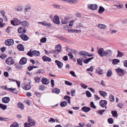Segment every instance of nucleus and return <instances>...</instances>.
Instances as JSON below:
<instances>
[{"mask_svg":"<svg viewBox=\"0 0 127 127\" xmlns=\"http://www.w3.org/2000/svg\"><path fill=\"white\" fill-rule=\"evenodd\" d=\"M1 88L9 91L12 92L14 94H16L17 93V91L15 88L13 89L12 88H8L6 86H1Z\"/></svg>","mask_w":127,"mask_h":127,"instance_id":"1","label":"nucleus"},{"mask_svg":"<svg viewBox=\"0 0 127 127\" xmlns=\"http://www.w3.org/2000/svg\"><path fill=\"white\" fill-rule=\"evenodd\" d=\"M40 53L38 51H34L32 52H29L27 53V55L31 57H32L33 56H39L40 55Z\"/></svg>","mask_w":127,"mask_h":127,"instance_id":"2","label":"nucleus"},{"mask_svg":"<svg viewBox=\"0 0 127 127\" xmlns=\"http://www.w3.org/2000/svg\"><path fill=\"white\" fill-rule=\"evenodd\" d=\"M11 24L13 25H18L21 23V21L17 18H15L11 21Z\"/></svg>","mask_w":127,"mask_h":127,"instance_id":"3","label":"nucleus"},{"mask_svg":"<svg viewBox=\"0 0 127 127\" xmlns=\"http://www.w3.org/2000/svg\"><path fill=\"white\" fill-rule=\"evenodd\" d=\"M118 75L120 76H123L125 74V71L120 68L115 69Z\"/></svg>","mask_w":127,"mask_h":127,"instance_id":"4","label":"nucleus"},{"mask_svg":"<svg viewBox=\"0 0 127 127\" xmlns=\"http://www.w3.org/2000/svg\"><path fill=\"white\" fill-rule=\"evenodd\" d=\"M89 8L92 10H96L98 8V6L96 4H89L88 5Z\"/></svg>","mask_w":127,"mask_h":127,"instance_id":"5","label":"nucleus"},{"mask_svg":"<svg viewBox=\"0 0 127 127\" xmlns=\"http://www.w3.org/2000/svg\"><path fill=\"white\" fill-rule=\"evenodd\" d=\"M5 63L9 65H11L13 64L14 62L12 57H9L5 60Z\"/></svg>","mask_w":127,"mask_h":127,"instance_id":"6","label":"nucleus"},{"mask_svg":"<svg viewBox=\"0 0 127 127\" xmlns=\"http://www.w3.org/2000/svg\"><path fill=\"white\" fill-rule=\"evenodd\" d=\"M14 43V40L12 39H7L5 41V44L8 46L12 45Z\"/></svg>","mask_w":127,"mask_h":127,"instance_id":"7","label":"nucleus"},{"mask_svg":"<svg viewBox=\"0 0 127 127\" xmlns=\"http://www.w3.org/2000/svg\"><path fill=\"white\" fill-rule=\"evenodd\" d=\"M28 122L30 126H33L35 124V122L30 117H29L28 118Z\"/></svg>","mask_w":127,"mask_h":127,"instance_id":"8","label":"nucleus"},{"mask_svg":"<svg viewBox=\"0 0 127 127\" xmlns=\"http://www.w3.org/2000/svg\"><path fill=\"white\" fill-rule=\"evenodd\" d=\"M22 87L23 89L26 90H29L31 88L30 85L29 84H26V82H24L22 84Z\"/></svg>","mask_w":127,"mask_h":127,"instance_id":"9","label":"nucleus"},{"mask_svg":"<svg viewBox=\"0 0 127 127\" xmlns=\"http://www.w3.org/2000/svg\"><path fill=\"white\" fill-rule=\"evenodd\" d=\"M53 21L54 23L56 24H60L59 18L58 16L56 15L54 16L53 19Z\"/></svg>","mask_w":127,"mask_h":127,"instance_id":"10","label":"nucleus"},{"mask_svg":"<svg viewBox=\"0 0 127 127\" xmlns=\"http://www.w3.org/2000/svg\"><path fill=\"white\" fill-rule=\"evenodd\" d=\"M98 54L100 56L103 57L105 56V51L102 48H100L98 50Z\"/></svg>","mask_w":127,"mask_h":127,"instance_id":"11","label":"nucleus"},{"mask_svg":"<svg viewBox=\"0 0 127 127\" xmlns=\"http://www.w3.org/2000/svg\"><path fill=\"white\" fill-rule=\"evenodd\" d=\"M107 104V102L105 100H101L99 102L100 105L103 107H105V109H106L107 107L105 106Z\"/></svg>","mask_w":127,"mask_h":127,"instance_id":"12","label":"nucleus"},{"mask_svg":"<svg viewBox=\"0 0 127 127\" xmlns=\"http://www.w3.org/2000/svg\"><path fill=\"white\" fill-rule=\"evenodd\" d=\"M18 31L19 33L22 34L25 33L26 32V30L23 27H19Z\"/></svg>","mask_w":127,"mask_h":127,"instance_id":"13","label":"nucleus"},{"mask_svg":"<svg viewBox=\"0 0 127 127\" xmlns=\"http://www.w3.org/2000/svg\"><path fill=\"white\" fill-rule=\"evenodd\" d=\"M79 54L83 57H85L87 56H92L91 55H89L87 52L84 51H81L80 52H79Z\"/></svg>","mask_w":127,"mask_h":127,"instance_id":"14","label":"nucleus"},{"mask_svg":"<svg viewBox=\"0 0 127 127\" xmlns=\"http://www.w3.org/2000/svg\"><path fill=\"white\" fill-rule=\"evenodd\" d=\"M27 62V59L25 57L22 58L19 62L20 64L21 65H23L26 64Z\"/></svg>","mask_w":127,"mask_h":127,"instance_id":"15","label":"nucleus"},{"mask_svg":"<svg viewBox=\"0 0 127 127\" xmlns=\"http://www.w3.org/2000/svg\"><path fill=\"white\" fill-rule=\"evenodd\" d=\"M42 81L43 84L45 85L48 84L50 82L49 81L48 79L44 77L42 78Z\"/></svg>","mask_w":127,"mask_h":127,"instance_id":"16","label":"nucleus"},{"mask_svg":"<svg viewBox=\"0 0 127 127\" xmlns=\"http://www.w3.org/2000/svg\"><path fill=\"white\" fill-rule=\"evenodd\" d=\"M10 99L9 97H5L3 98L2 99V102L5 103H8L10 100Z\"/></svg>","mask_w":127,"mask_h":127,"instance_id":"17","label":"nucleus"},{"mask_svg":"<svg viewBox=\"0 0 127 127\" xmlns=\"http://www.w3.org/2000/svg\"><path fill=\"white\" fill-rule=\"evenodd\" d=\"M0 13L2 16V17L4 18L5 21H7V17L5 15V11L4 10H1L0 11Z\"/></svg>","mask_w":127,"mask_h":127,"instance_id":"18","label":"nucleus"},{"mask_svg":"<svg viewBox=\"0 0 127 127\" xmlns=\"http://www.w3.org/2000/svg\"><path fill=\"white\" fill-rule=\"evenodd\" d=\"M111 51L109 50H107L105 51V56L108 57L111 54Z\"/></svg>","mask_w":127,"mask_h":127,"instance_id":"19","label":"nucleus"},{"mask_svg":"<svg viewBox=\"0 0 127 127\" xmlns=\"http://www.w3.org/2000/svg\"><path fill=\"white\" fill-rule=\"evenodd\" d=\"M55 49L57 52H61L62 51V47L61 45L60 44L57 45L55 47Z\"/></svg>","mask_w":127,"mask_h":127,"instance_id":"20","label":"nucleus"},{"mask_svg":"<svg viewBox=\"0 0 127 127\" xmlns=\"http://www.w3.org/2000/svg\"><path fill=\"white\" fill-rule=\"evenodd\" d=\"M91 109V108H90L86 106H84L82 108V110L85 112H89L90 110Z\"/></svg>","mask_w":127,"mask_h":127,"instance_id":"21","label":"nucleus"},{"mask_svg":"<svg viewBox=\"0 0 127 127\" xmlns=\"http://www.w3.org/2000/svg\"><path fill=\"white\" fill-rule=\"evenodd\" d=\"M17 106L19 108L22 110H23L25 107L24 105L21 102H19L17 104Z\"/></svg>","mask_w":127,"mask_h":127,"instance_id":"22","label":"nucleus"},{"mask_svg":"<svg viewBox=\"0 0 127 127\" xmlns=\"http://www.w3.org/2000/svg\"><path fill=\"white\" fill-rule=\"evenodd\" d=\"M55 62L59 68H61L62 67L63 65V64L62 63L58 60L55 61Z\"/></svg>","mask_w":127,"mask_h":127,"instance_id":"23","label":"nucleus"},{"mask_svg":"<svg viewBox=\"0 0 127 127\" xmlns=\"http://www.w3.org/2000/svg\"><path fill=\"white\" fill-rule=\"evenodd\" d=\"M96 72L99 74L102 75L104 73L103 70L99 68L96 69Z\"/></svg>","mask_w":127,"mask_h":127,"instance_id":"24","label":"nucleus"},{"mask_svg":"<svg viewBox=\"0 0 127 127\" xmlns=\"http://www.w3.org/2000/svg\"><path fill=\"white\" fill-rule=\"evenodd\" d=\"M31 6L30 5H26L25 8L24 10L25 11L27 12L31 10Z\"/></svg>","mask_w":127,"mask_h":127,"instance_id":"25","label":"nucleus"},{"mask_svg":"<svg viewBox=\"0 0 127 127\" xmlns=\"http://www.w3.org/2000/svg\"><path fill=\"white\" fill-rule=\"evenodd\" d=\"M104 10L105 9L104 7L101 6H100L99 8L98 12L99 13L101 14L102 13Z\"/></svg>","mask_w":127,"mask_h":127,"instance_id":"26","label":"nucleus"},{"mask_svg":"<svg viewBox=\"0 0 127 127\" xmlns=\"http://www.w3.org/2000/svg\"><path fill=\"white\" fill-rule=\"evenodd\" d=\"M98 27L101 29H104L106 28V27L104 25L99 24L98 25Z\"/></svg>","mask_w":127,"mask_h":127,"instance_id":"27","label":"nucleus"},{"mask_svg":"<svg viewBox=\"0 0 127 127\" xmlns=\"http://www.w3.org/2000/svg\"><path fill=\"white\" fill-rule=\"evenodd\" d=\"M42 59L45 62L46 61H50L51 59L50 58H48L46 56H44Z\"/></svg>","mask_w":127,"mask_h":127,"instance_id":"28","label":"nucleus"},{"mask_svg":"<svg viewBox=\"0 0 127 127\" xmlns=\"http://www.w3.org/2000/svg\"><path fill=\"white\" fill-rule=\"evenodd\" d=\"M21 38L22 39L24 40H27L29 38L28 37L27 35L25 34L22 35L21 36Z\"/></svg>","mask_w":127,"mask_h":127,"instance_id":"29","label":"nucleus"},{"mask_svg":"<svg viewBox=\"0 0 127 127\" xmlns=\"http://www.w3.org/2000/svg\"><path fill=\"white\" fill-rule=\"evenodd\" d=\"M52 91L53 93H55L57 94H59L60 92V90L57 88L54 89Z\"/></svg>","mask_w":127,"mask_h":127,"instance_id":"30","label":"nucleus"},{"mask_svg":"<svg viewBox=\"0 0 127 127\" xmlns=\"http://www.w3.org/2000/svg\"><path fill=\"white\" fill-rule=\"evenodd\" d=\"M120 62V60L117 59H113L112 60V63L114 64H117Z\"/></svg>","mask_w":127,"mask_h":127,"instance_id":"31","label":"nucleus"},{"mask_svg":"<svg viewBox=\"0 0 127 127\" xmlns=\"http://www.w3.org/2000/svg\"><path fill=\"white\" fill-rule=\"evenodd\" d=\"M118 54L117 56L118 57H122L124 55V53L120 51H118Z\"/></svg>","mask_w":127,"mask_h":127,"instance_id":"32","label":"nucleus"},{"mask_svg":"<svg viewBox=\"0 0 127 127\" xmlns=\"http://www.w3.org/2000/svg\"><path fill=\"white\" fill-rule=\"evenodd\" d=\"M94 59L93 57H91L87 59H86L84 61V62L86 64L88 63L91 60Z\"/></svg>","mask_w":127,"mask_h":127,"instance_id":"33","label":"nucleus"},{"mask_svg":"<svg viewBox=\"0 0 127 127\" xmlns=\"http://www.w3.org/2000/svg\"><path fill=\"white\" fill-rule=\"evenodd\" d=\"M83 58H81L77 60V62L78 64L80 65H82Z\"/></svg>","mask_w":127,"mask_h":127,"instance_id":"34","label":"nucleus"},{"mask_svg":"<svg viewBox=\"0 0 127 127\" xmlns=\"http://www.w3.org/2000/svg\"><path fill=\"white\" fill-rule=\"evenodd\" d=\"M0 108L3 110L6 109L7 108V106L5 105L0 104Z\"/></svg>","mask_w":127,"mask_h":127,"instance_id":"35","label":"nucleus"},{"mask_svg":"<svg viewBox=\"0 0 127 127\" xmlns=\"http://www.w3.org/2000/svg\"><path fill=\"white\" fill-rule=\"evenodd\" d=\"M67 105V102L65 101H63L61 102L60 105L62 107H64L66 106Z\"/></svg>","mask_w":127,"mask_h":127,"instance_id":"36","label":"nucleus"},{"mask_svg":"<svg viewBox=\"0 0 127 127\" xmlns=\"http://www.w3.org/2000/svg\"><path fill=\"white\" fill-rule=\"evenodd\" d=\"M17 48L19 50L22 51L24 49V47L21 44H19Z\"/></svg>","mask_w":127,"mask_h":127,"instance_id":"37","label":"nucleus"},{"mask_svg":"<svg viewBox=\"0 0 127 127\" xmlns=\"http://www.w3.org/2000/svg\"><path fill=\"white\" fill-rule=\"evenodd\" d=\"M23 7L22 6L20 5L18 6L16 8V10L18 11H20L22 10L23 9Z\"/></svg>","mask_w":127,"mask_h":127,"instance_id":"38","label":"nucleus"},{"mask_svg":"<svg viewBox=\"0 0 127 127\" xmlns=\"http://www.w3.org/2000/svg\"><path fill=\"white\" fill-rule=\"evenodd\" d=\"M99 93L100 95L103 97H105L107 95V93L104 91H99Z\"/></svg>","mask_w":127,"mask_h":127,"instance_id":"39","label":"nucleus"},{"mask_svg":"<svg viewBox=\"0 0 127 127\" xmlns=\"http://www.w3.org/2000/svg\"><path fill=\"white\" fill-rule=\"evenodd\" d=\"M22 25L25 26H28L29 25V23L27 21H25L22 22H21V23Z\"/></svg>","mask_w":127,"mask_h":127,"instance_id":"40","label":"nucleus"},{"mask_svg":"<svg viewBox=\"0 0 127 127\" xmlns=\"http://www.w3.org/2000/svg\"><path fill=\"white\" fill-rule=\"evenodd\" d=\"M34 80L36 83H39L40 81L41 78L39 77H36L34 78Z\"/></svg>","mask_w":127,"mask_h":127,"instance_id":"41","label":"nucleus"},{"mask_svg":"<svg viewBox=\"0 0 127 127\" xmlns=\"http://www.w3.org/2000/svg\"><path fill=\"white\" fill-rule=\"evenodd\" d=\"M45 72V70L42 69H40L39 70H38L35 73L36 74H40L41 73H44Z\"/></svg>","mask_w":127,"mask_h":127,"instance_id":"42","label":"nucleus"},{"mask_svg":"<svg viewBox=\"0 0 127 127\" xmlns=\"http://www.w3.org/2000/svg\"><path fill=\"white\" fill-rule=\"evenodd\" d=\"M112 70L110 69L108 71L107 73V76L108 77H110L112 75Z\"/></svg>","mask_w":127,"mask_h":127,"instance_id":"43","label":"nucleus"},{"mask_svg":"<svg viewBox=\"0 0 127 127\" xmlns=\"http://www.w3.org/2000/svg\"><path fill=\"white\" fill-rule=\"evenodd\" d=\"M19 124L17 123H14L10 126V127H19Z\"/></svg>","mask_w":127,"mask_h":127,"instance_id":"44","label":"nucleus"},{"mask_svg":"<svg viewBox=\"0 0 127 127\" xmlns=\"http://www.w3.org/2000/svg\"><path fill=\"white\" fill-rule=\"evenodd\" d=\"M64 99L68 101V103H70V97L68 96H66L64 97Z\"/></svg>","mask_w":127,"mask_h":127,"instance_id":"45","label":"nucleus"},{"mask_svg":"<svg viewBox=\"0 0 127 127\" xmlns=\"http://www.w3.org/2000/svg\"><path fill=\"white\" fill-rule=\"evenodd\" d=\"M62 22L63 24H66L68 23V21L65 18L64 19H62Z\"/></svg>","mask_w":127,"mask_h":127,"instance_id":"46","label":"nucleus"},{"mask_svg":"<svg viewBox=\"0 0 127 127\" xmlns=\"http://www.w3.org/2000/svg\"><path fill=\"white\" fill-rule=\"evenodd\" d=\"M44 26H46L47 27H50L51 26V25L50 23L44 21Z\"/></svg>","mask_w":127,"mask_h":127,"instance_id":"47","label":"nucleus"},{"mask_svg":"<svg viewBox=\"0 0 127 127\" xmlns=\"http://www.w3.org/2000/svg\"><path fill=\"white\" fill-rule=\"evenodd\" d=\"M46 38L45 37H42L40 40V42L41 43H44L46 42Z\"/></svg>","mask_w":127,"mask_h":127,"instance_id":"48","label":"nucleus"},{"mask_svg":"<svg viewBox=\"0 0 127 127\" xmlns=\"http://www.w3.org/2000/svg\"><path fill=\"white\" fill-rule=\"evenodd\" d=\"M111 112L113 117H116L117 116V112L116 111H112Z\"/></svg>","mask_w":127,"mask_h":127,"instance_id":"49","label":"nucleus"},{"mask_svg":"<svg viewBox=\"0 0 127 127\" xmlns=\"http://www.w3.org/2000/svg\"><path fill=\"white\" fill-rule=\"evenodd\" d=\"M68 1L69 2L74 3H76L78 2V1L77 0H68Z\"/></svg>","mask_w":127,"mask_h":127,"instance_id":"50","label":"nucleus"},{"mask_svg":"<svg viewBox=\"0 0 127 127\" xmlns=\"http://www.w3.org/2000/svg\"><path fill=\"white\" fill-rule=\"evenodd\" d=\"M11 28L9 27L6 30V32L8 33H10L11 31Z\"/></svg>","mask_w":127,"mask_h":127,"instance_id":"51","label":"nucleus"},{"mask_svg":"<svg viewBox=\"0 0 127 127\" xmlns=\"http://www.w3.org/2000/svg\"><path fill=\"white\" fill-rule=\"evenodd\" d=\"M110 100L111 101H114L115 99L114 96L112 95H110Z\"/></svg>","mask_w":127,"mask_h":127,"instance_id":"52","label":"nucleus"},{"mask_svg":"<svg viewBox=\"0 0 127 127\" xmlns=\"http://www.w3.org/2000/svg\"><path fill=\"white\" fill-rule=\"evenodd\" d=\"M48 121L49 122L53 123L55 122V120L53 118H50L48 120Z\"/></svg>","mask_w":127,"mask_h":127,"instance_id":"53","label":"nucleus"},{"mask_svg":"<svg viewBox=\"0 0 127 127\" xmlns=\"http://www.w3.org/2000/svg\"><path fill=\"white\" fill-rule=\"evenodd\" d=\"M108 122L109 124H112L113 122V120L112 118H109L108 119Z\"/></svg>","mask_w":127,"mask_h":127,"instance_id":"54","label":"nucleus"},{"mask_svg":"<svg viewBox=\"0 0 127 127\" xmlns=\"http://www.w3.org/2000/svg\"><path fill=\"white\" fill-rule=\"evenodd\" d=\"M86 94L88 97H90L91 96V94L89 91H87L86 92Z\"/></svg>","mask_w":127,"mask_h":127,"instance_id":"55","label":"nucleus"},{"mask_svg":"<svg viewBox=\"0 0 127 127\" xmlns=\"http://www.w3.org/2000/svg\"><path fill=\"white\" fill-rule=\"evenodd\" d=\"M124 66L126 67H127V60H124L123 62Z\"/></svg>","mask_w":127,"mask_h":127,"instance_id":"56","label":"nucleus"},{"mask_svg":"<svg viewBox=\"0 0 127 127\" xmlns=\"http://www.w3.org/2000/svg\"><path fill=\"white\" fill-rule=\"evenodd\" d=\"M80 85L84 89H86L88 87L87 85L83 84H81Z\"/></svg>","mask_w":127,"mask_h":127,"instance_id":"57","label":"nucleus"},{"mask_svg":"<svg viewBox=\"0 0 127 127\" xmlns=\"http://www.w3.org/2000/svg\"><path fill=\"white\" fill-rule=\"evenodd\" d=\"M65 83L67 85L71 86L72 85V83L68 81H65Z\"/></svg>","mask_w":127,"mask_h":127,"instance_id":"58","label":"nucleus"},{"mask_svg":"<svg viewBox=\"0 0 127 127\" xmlns=\"http://www.w3.org/2000/svg\"><path fill=\"white\" fill-rule=\"evenodd\" d=\"M93 66H91L90 68L87 69V70L88 71H92L93 70Z\"/></svg>","mask_w":127,"mask_h":127,"instance_id":"59","label":"nucleus"},{"mask_svg":"<svg viewBox=\"0 0 127 127\" xmlns=\"http://www.w3.org/2000/svg\"><path fill=\"white\" fill-rule=\"evenodd\" d=\"M74 21H70L69 26H73Z\"/></svg>","mask_w":127,"mask_h":127,"instance_id":"60","label":"nucleus"},{"mask_svg":"<svg viewBox=\"0 0 127 127\" xmlns=\"http://www.w3.org/2000/svg\"><path fill=\"white\" fill-rule=\"evenodd\" d=\"M90 105L91 107L94 108H95L96 107L94 105L93 102H91L90 103Z\"/></svg>","mask_w":127,"mask_h":127,"instance_id":"61","label":"nucleus"},{"mask_svg":"<svg viewBox=\"0 0 127 127\" xmlns=\"http://www.w3.org/2000/svg\"><path fill=\"white\" fill-rule=\"evenodd\" d=\"M30 125H29V123H26L24 124V127H31L30 126Z\"/></svg>","mask_w":127,"mask_h":127,"instance_id":"62","label":"nucleus"},{"mask_svg":"<svg viewBox=\"0 0 127 127\" xmlns=\"http://www.w3.org/2000/svg\"><path fill=\"white\" fill-rule=\"evenodd\" d=\"M53 5L54 7L55 8H60V6L56 4H53Z\"/></svg>","mask_w":127,"mask_h":127,"instance_id":"63","label":"nucleus"},{"mask_svg":"<svg viewBox=\"0 0 127 127\" xmlns=\"http://www.w3.org/2000/svg\"><path fill=\"white\" fill-rule=\"evenodd\" d=\"M84 124L83 123H79V125L80 126H76L75 127H83L84 126Z\"/></svg>","mask_w":127,"mask_h":127,"instance_id":"64","label":"nucleus"}]
</instances>
